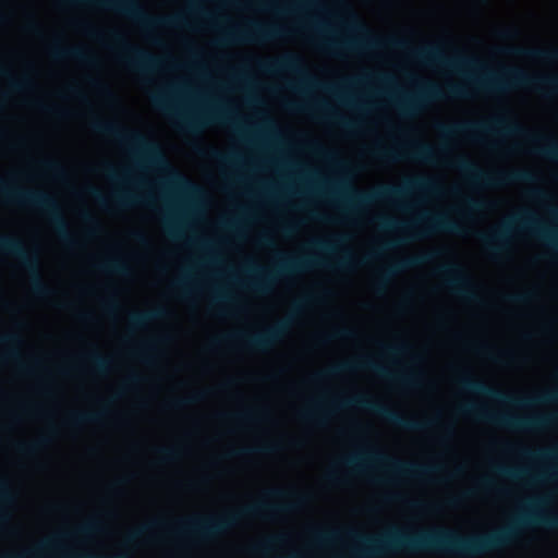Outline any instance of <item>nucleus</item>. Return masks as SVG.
<instances>
[{"label": "nucleus", "mask_w": 558, "mask_h": 558, "mask_svg": "<svg viewBox=\"0 0 558 558\" xmlns=\"http://www.w3.org/2000/svg\"><path fill=\"white\" fill-rule=\"evenodd\" d=\"M366 262V259L359 262L354 260L352 254L345 251L332 265H328L325 262L311 256L283 257L272 270H265L256 265L250 264L245 271L250 275H254V278L247 281L245 286L256 292L267 293L270 290L271 284L277 279L288 278L294 274L308 270L313 267L330 266L336 269L344 270L352 268L356 263L363 265Z\"/></svg>", "instance_id": "obj_5"}, {"label": "nucleus", "mask_w": 558, "mask_h": 558, "mask_svg": "<svg viewBox=\"0 0 558 558\" xmlns=\"http://www.w3.org/2000/svg\"><path fill=\"white\" fill-rule=\"evenodd\" d=\"M464 98L468 96L466 89L459 85H448L444 93L436 84L425 82L420 90L412 95H404L397 100V106L404 116H413L432 100L442 99L445 97Z\"/></svg>", "instance_id": "obj_15"}, {"label": "nucleus", "mask_w": 558, "mask_h": 558, "mask_svg": "<svg viewBox=\"0 0 558 558\" xmlns=\"http://www.w3.org/2000/svg\"><path fill=\"white\" fill-rule=\"evenodd\" d=\"M88 361L92 363L94 369L99 374H105L110 368V360L98 352L90 353L88 355Z\"/></svg>", "instance_id": "obj_42"}, {"label": "nucleus", "mask_w": 558, "mask_h": 558, "mask_svg": "<svg viewBox=\"0 0 558 558\" xmlns=\"http://www.w3.org/2000/svg\"><path fill=\"white\" fill-rule=\"evenodd\" d=\"M458 384L465 391L481 395L496 401L512 403L518 407H530L538 403L558 402V390L544 392L533 398H514L499 389L488 386L484 381L474 379L466 375L459 377Z\"/></svg>", "instance_id": "obj_14"}, {"label": "nucleus", "mask_w": 558, "mask_h": 558, "mask_svg": "<svg viewBox=\"0 0 558 558\" xmlns=\"http://www.w3.org/2000/svg\"><path fill=\"white\" fill-rule=\"evenodd\" d=\"M161 524H162V522H160V521H154V522H151V523H149V524H147L145 526H142L141 529H137V530L133 531L129 535L128 539L129 541H134V539L138 538L141 535H143L150 527L156 526V525H161Z\"/></svg>", "instance_id": "obj_55"}, {"label": "nucleus", "mask_w": 558, "mask_h": 558, "mask_svg": "<svg viewBox=\"0 0 558 558\" xmlns=\"http://www.w3.org/2000/svg\"><path fill=\"white\" fill-rule=\"evenodd\" d=\"M495 472H497L499 475H502V476H507L510 478H525L529 482H533V483L543 481V480L547 478L548 476L554 475L553 473L549 474L547 472H543L539 474H531L524 469H513V468H508V466H504V465L496 466Z\"/></svg>", "instance_id": "obj_32"}, {"label": "nucleus", "mask_w": 558, "mask_h": 558, "mask_svg": "<svg viewBox=\"0 0 558 558\" xmlns=\"http://www.w3.org/2000/svg\"><path fill=\"white\" fill-rule=\"evenodd\" d=\"M167 314L168 312L163 307H157L144 312H133L129 315V323L131 328L140 329L144 328L148 323L153 320L166 317Z\"/></svg>", "instance_id": "obj_30"}, {"label": "nucleus", "mask_w": 558, "mask_h": 558, "mask_svg": "<svg viewBox=\"0 0 558 558\" xmlns=\"http://www.w3.org/2000/svg\"><path fill=\"white\" fill-rule=\"evenodd\" d=\"M524 456L533 459H542V460H556L558 459V449H538L535 451L524 450L522 452Z\"/></svg>", "instance_id": "obj_45"}, {"label": "nucleus", "mask_w": 558, "mask_h": 558, "mask_svg": "<svg viewBox=\"0 0 558 558\" xmlns=\"http://www.w3.org/2000/svg\"><path fill=\"white\" fill-rule=\"evenodd\" d=\"M95 267L104 272L126 276L130 272V268L124 259L120 257H111L107 258L98 264Z\"/></svg>", "instance_id": "obj_33"}, {"label": "nucleus", "mask_w": 558, "mask_h": 558, "mask_svg": "<svg viewBox=\"0 0 558 558\" xmlns=\"http://www.w3.org/2000/svg\"><path fill=\"white\" fill-rule=\"evenodd\" d=\"M355 336H356V332L354 329L342 327V328H337V329L332 330L330 333L320 336L319 341L322 343H327L332 340L353 339V338H355Z\"/></svg>", "instance_id": "obj_40"}, {"label": "nucleus", "mask_w": 558, "mask_h": 558, "mask_svg": "<svg viewBox=\"0 0 558 558\" xmlns=\"http://www.w3.org/2000/svg\"><path fill=\"white\" fill-rule=\"evenodd\" d=\"M533 295L532 292L514 293L507 295V300L512 303H527Z\"/></svg>", "instance_id": "obj_52"}, {"label": "nucleus", "mask_w": 558, "mask_h": 558, "mask_svg": "<svg viewBox=\"0 0 558 558\" xmlns=\"http://www.w3.org/2000/svg\"><path fill=\"white\" fill-rule=\"evenodd\" d=\"M258 65L267 73H277L282 71L298 73L303 75L306 83L316 84V81L305 73L302 66V59L296 54L289 53L278 59L259 62Z\"/></svg>", "instance_id": "obj_26"}, {"label": "nucleus", "mask_w": 558, "mask_h": 558, "mask_svg": "<svg viewBox=\"0 0 558 558\" xmlns=\"http://www.w3.org/2000/svg\"><path fill=\"white\" fill-rule=\"evenodd\" d=\"M0 253L17 258L24 269L29 274L34 294L47 298L52 290L43 281L40 263L37 254L28 252L17 238L0 234Z\"/></svg>", "instance_id": "obj_11"}, {"label": "nucleus", "mask_w": 558, "mask_h": 558, "mask_svg": "<svg viewBox=\"0 0 558 558\" xmlns=\"http://www.w3.org/2000/svg\"><path fill=\"white\" fill-rule=\"evenodd\" d=\"M151 99H153L154 105L157 108H159L163 111H167L169 113H172V109L169 105V101L162 94H156L151 97Z\"/></svg>", "instance_id": "obj_51"}, {"label": "nucleus", "mask_w": 558, "mask_h": 558, "mask_svg": "<svg viewBox=\"0 0 558 558\" xmlns=\"http://www.w3.org/2000/svg\"><path fill=\"white\" fill-rule=\"evenodd\" d=\"M344 240L343 236L336 238L335 242L326 241V240H314L311 242V245L318 251L323 252H333L337 248V244Z\"/></svg>", "instance_id": "obj_46"}, {"label": "nucleus", "mask_w": 558, "mask_h": 558, "mask_svg": "<svg viewBox=\"0 0 558 558\" xmlns=\"http://www.w3.org/2000/svg\"><path fill=\"white\" fill-rule=\"evenodd\" d=\"M226 121V114L221 111H213L203 117L178 116V126L187 133L199 132L208 122Z\"/></svg>", "instance_id": "obj_27"}, {"label": "nucleus", "mask_w": 558, "mask_h": 558, "mask_svg": "<svg viewBox=\"0 0 558 558\" xmlns=\"http://www.w3.org/2000/svg\"><path fill=\"white\" fill-rule=\"evenodd\" d=\"M513 229L529 231L530 233L545 240L551 246L558 248V235L542 226L534 214L527 210L514 216L511 221L502 223L497 229L488 233H480L478 239L490 252L499 253L506 248L509 234Z\"/></svg>", "instance_id": "obj_9"}, {"label": "nucleus", "mask_w": 558, "mask_h": 558, "mask_svg": "<svg viewBox=\"0 0 558 558\" xmlns=\"http://www.w3.org/2000/svg\"><path fill=\"white\" fill-rule=\"evenodd\" d=\"M442 136L451 137L463 134L480 141L484 134L492 135H521L535 144V153L558 162V142L553 137L529 132L509 114H500L487 122H458L453 124L440 123L437 125Z\"/></svg>", "instance_id": "obj_2"}, {"label": "nucleus", "mask_w": 558, "mask_h": 558, "mask_svg": "<svg viewBox=\"0 0 558 558\" xmlns=\"http://www.w3.org/2000/svg\"><path fill=\"white\" fill-rule=\"evenodd\" d=\"M100 530V523L97 520H90L81 526H78L74 534L82 535V536H88L93 533H96Z\"/></svg>", "instance_id": "obj_47"}, {"label": "nucleus", "mask_w": 558, "mask_h": 558, "mask_svg": "<svg viewBox=\"0 0 558 558\" xmlns=\"http://www.w3.org/2000/svg\"><path fill=\"white\" fill-rule=\"evenodd\" d=\"M210 156L214 159L218 160L219 162H223V163L232 162L235 159V156H233V155H225V154H221L220 151H218L216 149H211L210 150Z\"/></svg>", "instance_id": "obj_57"}, {"label": "nucleus", "mask_w": 558, "mask_h": 558, "mask_svg": "<svg viewBox=\"0 0 558 558\" xmlns=\"http://www.w3.org/2000/svg\"><path fill=\"white\" fill-rule=\"evenodd\" d=\"M49 444V438L47 436H41L34 441L31 442H19L16 445V450L24 456H34L39 452L44 447Z\"/></svg>", "instance_id": "obj_37"}, {"label": "nucleus", "mask_w": 558, "mask_h": 558, "mask_svg": "<svg viewBox=\"0 0 558 558\" xmlns=\"http://www.w3.org/2000/svg\"><path fill=\"white\" fill-rule=\"evenodd\" d=\"M104 414V410L99 412H74L70 414L68 423L74 427H78L84 424L97 423Z\"/></svg>", "instance_id": "obj_34"}, {"label": "nucleus", "mask_w": 558, "mask_h": 558, "mask_svg": "<svg viewBox=\"0 0 558 558\" xmlns=\"http://www.w3.org/2000/svg\"><path fill=\"white\" fill-rule=\"evenodd\" d=\"M204 397H205V392L199 391V392H195L186 398L174 399V400L170 401L169 404L171 408L181 409V408L187 407L190 404H194V403L202 401L204 399Z\"/></svg>", "instance_id": "obj_43"}, {"label": "nucleus", "mask_w": 558, "mask_h": 558, "mask_svg": "<svg viewBox=\"0 0 558 558\" xmlns=\"http://www.w3.org/2000/svg\"><path fill=\"white\" fill-rule=\"evenodd\" d=\"M41 166L47 171H49V172H51V173H53L56 175H61L64 172L63 167L61 166V163L56 161V160H52V159L44 160L41 162Z\"/></svg>", "instance_id": "obj_50"}, {"label": "nucleus", "mask_w": 558, "mask_h": 558, "mask_svg": "<svg viewBox=\"0 0 558 558\" xmlns=\"http://www.w3.org/2000/svg\"><path fill=\"white\" fill-rule=\"evenodd\" d=\"M282 35L283 32L276 26L251 22L247 29L227 33L222 41H269Z\"/></svg>", "instance_id": "obj_23"}, {"label": "nucleus", "mask_w": 558, "mask_h": 558, "mask_svg": "<svg viewBox=\"0 0 558 558\" xmlns=\"http://www.w3.org/2000/svg\"><path fill=\"white\" fill-rule=\"evenodd\" d=\"M463 414L473 415L481 421L495 424L514 430H538L553 424L555 415H535V416H517L508 413H496L489 411L486 407L466 403L459 408Z\"/></svg>", "instance_id": "obj_10"}, {"label": "nucleus", "mask_w": 558, "mask_h": 558, "mask_svg": "<svg viewBox=\"0 0 558 558\" xmlns=\"http://www.w3.org/2000/svg\"><path fill=\"white\" fill-rule=\"evenodd\" d=\"M440 251H434L429 253H425L417 256H411L403 258L401 260H398L393 263L392 265L386 267L380 274L378 275L377 281H376V289L378 292H383L386 289L387 283L389 280L396 276L397 274L409 269L413 267H417L420 265L429 263L433 258L440 255Z\"/></svg>", "instance_id": "obj_24"}, {"label": "nucleus", "mask_w": 558, "mask_h": 558, "mask_svg": "<svg viewBox=\"0 0 558 558\" xmlns=\"http://www.w3.org/2000/svg\"><path fill=\"white\" fill-rule=\"evenodd\" d=\"M0 191L13 203L27 205L44 211L59 239L64 244L68 246H75L77 244L75 236L70 231L69 225L62 215L59 204L51 195L41 191H29L11 185L2 178H0Z\"/></svg>", "instance_id": "obj_7"}, {"label": "nucleus", "mask_w": 558, "mask_h": 558, "mask_svg": "<svg viewBox=\"0 0 558 558\" xmlns=\"http://www.w3.org/2000/svg\"><path fill=\"white\" fill-rule=\"evenodd\" d=\"M287 329L288 323L280 322L259 333L246 335L239 332L229 336L228 338L241 340L245 344V347H247L251 350L266 351L287 332Z\"/></svg>", "instance_id": "obj_21"}, {"label": "nucleus", "mask_w": 558, "mask_h": 558, "mask_svg": "<svg viewBox=\"0 0 558 558\" xmlns=\"http://www.w3.org/2000/svg\"><path fill=\"white\" fill-rule=\"evenodd\" d=\"M279 448L280 447L278 444H265V445H260L257 447H246V448L233 450V451H231V454L232 456H244V454H252V453L268 454V453H274V452L278 451Z\"/></svg>", "instance_id": "obj_39"}, {"label": "nucleus", "mask_w": 558, "mask_h": 558, "mask_svg": "<svg viewBox=\"0 0 558 558\" xmlns=\"http://www.w3.org/2000/svg\"><path fill=\"white\" fill-rule=\"evenodd\" d=\"M350 27L360 34V38L342 39L338 41H324L322 46L325 49H329L335 52L357 51L362 49L371 50L381 47H389L392 49L408 50L412 58L426 64H439L456 69H485L482 61L474 57L459 54L454 58H448L445 54L441 45H429L422 48L412 49L410 48L409 41L404 38L389 37L386 39H379L374 37L363 24L356 21L350 25Z\"/></svg>", "instance_id": "obj_1"}, {"label": "nucleus", "mask_w": 558, "mask_h": 558, "mask_svg": "<svg viewBox=\"0 0 558 558\" xmlns=\"http://www.w3.org/2000/svg\"><path fill=\"white\" fill-rule=\"evenodd\" d=\"M0 77L7 78L10 87L16 92L27 89L32 86V81L28 76H23L19 80L15 78L14 76H12L9 69L4 66L2 63H0Z\"/></svg>", "instance_id": "obj_35"}, {"label": "nucleus", "mask_w": 558, "mask_h": 558, "mask_svg": "<svg viewBox=\"0 0 558 558\" xmlns=\"http://www.w3.org/2000/svg\"><path fill=\"white\" fill-rule=\"evenodd\" d=\"M0 344H9L12 347V349L5 354V359L16 361L20 359V353L15 348L22 344V338L17 333L10 332L0 335Z\"/></svg>", "instance_id": "obj_38"}, {"label": "nucleus", "mask_w": 558, "mask_h": 558, "mask_svg": "<svg viewBox=\"0 0 558 558\" xmlns=\"http://www.w3.org/2000/svg\"><path fill=\"white\" fill-rule=\"evenodd\" d=\"M383 349L387 354H397L408 352L410 347L402 343L400 345H384Z\"/></svg>", "instance_id": "obj_56"}, {"label": "nucleus", "mask_w": 558, "mask_h": 558, "mask_svg": "<svg viewBox=\"0 0 558 558\" xmlns=\"http://www.w3.org/2000/svg\"><path fill=\"white\" fill-rule=\"evenodd\" d=\"M332 405L336 409L357 407L371 411L387 422L408 430H423L434 424V421H420L405 417L387 405L365 396H357L351 399L332 402Z\"/></svg>", "instance_id": "obj_13"}, {"label": "nucleus", "mask_w": 558, "mask_h": 558, "mask_svg": "<svg viewBox=\"0 0 558 558\" xmlns=\"http://www.w3.org/2000/svg\"><path fill=\"white\" fill-rule=\"evenodd\" d=\"M154 351V342L143 343L138 350V355L148 360L149 354Z\"/></svg>", "instance_id": "obj_59"}, {"label": "nucleus", "mask_w": 558, "mask_h": 558, "mask_svg": "<svg viewBox=\"0 0 558 558\" xmlns=\"http://www.w3.org/2000/svg\"><path fill=\"white\" fill-rule=\"evenodd\" d=\"M97 2L108 9H113L132 17L146 28L155 26L178 27L184 25L183 17L179 15L166 17H151L147 15L135 0H97Z\"/></svg>", "instance_id": "obj_17"}, {"label": "nucleus", "mask_w": 558, "mask_h": 558, "mask_svg": "<svg viewBox=\"0 0 558 558\" xmlns=\"http://www.w3.org/2000/svg\"><path fill=\"white\" fill-rule=\"evenodd\" d=\"M519 35V31L515 27H506L499 31L498 36L505 39H513Z\"/></svg>", "instance_id": "obj_58"}, {"label": "nucleus", "mask_w": 558, "mask_h": 558, "mask_svg": "<svg viewBox=\"0 0 558 558\" xmlns=\"http://www.w3.org/2000/svg\"><path fill=\"white\" fill-rule=\"evenodd\" d=\"M88 193L93 195L99 204L106 205V198L102 196L99 190H97L96 187H89Z\"/></svg>", "instance_id": "obj_61"}, {"label": "nucleus", "mask_w": 558, "mask_h": 558, "mask_svg": "<svg viewBox=\"0 0 558 558\" xmlns=\"http://www.w3.org/2000/svg\"><path fill=\"white\" fill-rule=\"evenodd\" d=\"M453 167L465 173L471 181L485 186H501L519 182H532L535 180V175L527 170H513L494 175L488 174L482 171L475 163L462 157L454 161Z\"/></svg>", "instance_id": "obj_16"}, {"label": "nucleus", "mask_w": 558, "mask_h": 558, "mask_svg": "<svg viewBox=\"0 0 558 558\" xmlns=\"http://www.w3.org/2000/svg\"><path fill=\"white\" fill-rule=\"evenodd\" d=\"M158 456L162 462H172L179 458L180 451L173 447H161L157 450Z\"/></svg>", "instance_id": "obj_48"}, {"label": "nucleus", "mask_w": 558, "mask_h": 558, "mask_svg": "<svg viewBox=\"0 0 558 558\" xmlns=\"http://www.w3.org/2000/svg\"><path fill=\"white\" fill-rule=\"evenodd\" d=\"M92 129L99 134L116 138L122 144L130 146L138 153L149 165L170 172L171 182L184 190L195 191L196 187L189 180L172 170L166 160L160 147L144 136L142 133L120 126L117 123L95 118L92 121Z\"/></svg>", "instance_id": "obj_4"}, {"label": "nucleus", "mask_w": 558, "mask_h": 558, "mask_svg": "<svg viewBox=\"0 0 558 558\" xmlns=\"http://www.w3.org/2000/svg\"><path fill=\"white\" fill-rule=\"evenodd\" d=\"M435 182L425 177L408 179L402 185H383L373 191H360L351 185H341L338 194L352 208L369 205L378 199H398L412 191H432Z\"/></svg>", "instance_id": "obj_8"}, {"label": "nucleus", "mask_w": 558, "mask_h": 558, "mask_svg": "<svg viewBox=\"0 0 558 558\" xmlns=\"http://www.w3.org/2000/svg\"><path fill=\"white\" fill-rule=\"evenodd\" d=\"M421 222V227L412 233V239L426 238L436 232L462 233L460 225L444 214L424 215Z\"/></svg>", "instance_id": "obj_25"}, {"label": "nucleus", "mask_w": 558, "mask_h": 558, "mask_svg": "<svg viewBox=\"0 0 558 558\" xmlns=\"http://www.w3.org/2000/svg\"><path fill=\"white\" fill-rule=\"evenodd\" d=\"M72 558H128L126 554L120 553L112 556H94V555H85V556H76Z\"/></svg>", "instance_id": "obj_62"}, {"label": "nucleus", "mask_w": 558, "mask_h": 558, "mask_svg": "<svg viewBox=\"0 0 558 558\" xmlns=\"http://www.w3.org/2000/svg\"><path fill=\"white\" fill-rule=\"evenodd\" d=\"M356 369L372 371L381 377L395 378L398 381H400L401 384L407 385V386H415L417 384V380H416L417 378L414 374L407 373V374L392 375L391 373L388 372V369L386 367L376 363L374 360H372L368 356L361 357L354 362H343V363L333 365V366L329 367L327 371L316 374L314 376V379L318 380L326 376H337L339 374L349 373V372H353Z\"/></svg>", "instance_id": "obj_18"}, {"label": "nucleus", "mask_w": 558, "mask_h": 558, "mask_svg": "<svg viewBox=\"0 0 558 558\" xmlns=\"http://www.w3.org/2000/svg\"><path fill=\"white\" fill-rule=\"evenodd\" d=\"M38 107L43 110V111H46V112H49V113H53L56 116H63L65 113V111L63 110H60L59 108L54 107V106H49V105H45L43 102H39L38 104Z\"/></svg>", "instance_id": "obj_60"}, {"label": "nucleus", "mask_w": 558, "mask_h": 558, "mask_svg": "<svg viewBox=\"0 0 558 558\" xmlns=\"http://www.w3.org/2000/svg\"><path fill=\"white\" fill-rule=\"evenodd\" d=\"M51 56L54 59H72L85 64H94V57L81 47H62L56 44L51 48Z\"/></svg>", "instance_id": "obj_28"}, {"label": "nucleus", "mask_w": 558, "mask_h": 558, "mask_svg": "<svg viewBox=\"0 0 558 558\" xmlns=\"http://www.w3.org/2000/svg\"><path fill=\"white\" fill-rule=\"evenodd\" d=\"M328 415V410L320 403H315L313 407L302 411L300 416L302 420L316 422L323 424Z\"/></svg>", "instance_id": "obj_36"}, {"label": "nucleus", "mask_w": 558, "mask_h": 558, "mask_svg": "<svg viewBox=\"0 0 558 558\" xmlns=\"http://www.w3.org/2000/svg\"><path fill=\"white\" fill-rule=\"evenodd\" d=\"M111 37L121 48V61L131 71L145 75L158 65L159 59L150 52L126 43L120 33L114 32Z\"/></svg>", "instance_id": "obj_19"}, {"label": "nucleus", "mask_w": 558, "mask_h": 558, "mask_svg": "<svg viewBox=\"0 0 558 558\" xmlns=\"http://www.w3.org/2000/svg\"><path fill=\"white\" fill-rule=\"evenodd\" d=\"M114 203L120 207H129L136 203H140L142 199L132 195L131 193L124 191H118L113 194Z\"/></svg>", "instance_id": "obj_44"}, {"label": "nucleus", "mask_w": 558, "mask_h": 558, "mask_svg": "<svg viewBox=\"0 0 558 558\" xmlns=\"http://www.w3.org/2000/svg\"><path fill=\"white\" fill-rule=\"evenodd\" d=\"M506 52L534 60L558 62V49L512 47L508 48Z\"/></svg>", "instance_id": "obj_29"}, {"label": "nucleus", "mask_w": 558, "mask_h": 558, "mask_svg": "<svg viewBox=\"0 0 558 558\" xmlns=\"http://www.w3.org/2000/svg\"><path fill=\"white\" fill-rule=\"evenodd\" d=\"M511 357H512V354L509 353V352H500L498 354L490 355V359L496 361V362H504V361L509 360Z\"/></svg>", "instance_id": "obj_64"}, {"label": "nucleus", "mask_w": 558, "mask_h": 558, "mask_svg": "<svg viewBox=\"0 0 558 558\" xmlns=\"http://www.w3.org/2000/svg\"><path fill=\"white\" fill-rule=\"evenodd\" d=\"M281 537L280 536H272V537H268L266 539H264L263 542L260 543H257L255 544L252 549L255 551V553H259V554H265L267 553L271 545L278 541H280Z\"/></svg>", "instance_id": "obj_49"}, {"label": "nucleus", "mask_w": 558, "mask_h": 558, "mask_svg": "<svg viewBox=\"0 0 558 558\" xmlns=\"http://www.w3.org/2000/svg\"><path fill=\"white\" fill-rule=\"evenodd\" d=\"M478 89L501 94L517 87H531L544 94L558 93V75H529L517 66H504L498 73L485 72V75L474 81Z\"/></svg>", "instance_id": "obj_6"}, {"label": "nucleus", "mask_w": 558, "mask_h": 558, "mask_svg": "<svg viewBox=\"0 0 558 558\" xmlns=\"http://www.w3.org/2000/svg\"><path fill=\"white\" fill-rule=\"evenodd\" d=\"M438 272L445 278L446 286L453 293L469 301H478L475 287L461 265L457 263L444 264L438 268Z\"/></svg>", "instance_id": "obj_20"}, {"label": "nucleus", "mask_w": 558, "mask_h": 558, "mask_svg": "<svg viewBox=\"0 0 558 558\" xmlns=\"http://www.w3.org/2000/svg\"><path fill=\"white\" fill-rule=\"evenodd\" d=\"M66 536H69V534L62 533V534L56 535L51 538L43 541L35 548H33L31 550L24 551L22 554L5 555L0 558H33V557L41 555L45 551L57 549L59 547V541Z\"/></svg>", "instance_id": "obj_31"}, {"label": "nucleus", "mask_w": 558, "mask_h": 558, "mask_svg": "<svg viewBox=\"0 0 558 558\" xmlns=\"http://www.w3.org/2000/svg\"><path fill=\"white\" fill-rule=\"evenodd\" d=\"M82 219L89 226L88 233L94 234L99 230L97 220L87 211L82 214Z\"/></svg>", "instance_id": "obj_53"}, {"label": "nucleus", "mask_w": 558, "mask_h": 558, "mask_svg": "<svg viewBox=\"0 0 558 558\" xmlns=\"http://www.w3.org/2000/svg\"><path fill=\"white\" fill-rule=\"evenodd\" d=\"M235 417L238 420L248 422V421H253L255 418V415H254V412H252V411H244V412L238 413L235 415Z\"/></svg>", "instance_id": "obj_63"}, {"label": "nucleus", "mask_w": 558, "mask_h": 558, "mask_svg": "<svg viewBox=\"0 0 558 558\" xmlns=\"http://www.w3.org/2000/svg\"><path fill=\"white\" fill-rule=\"evenodd\" d=\"M377 222L378 225L383 228V229H387V230H390V229H396L398 227H401V225L392 219V218H389V217H386V216H381L377 219Z\"/></svg>", "instance_id": "obj_54"}, {"label": "nucleus", "mask_w": 558, "mask_h": 558, "mask_svg": "<svg viewBox=\"0 0 558 558\" xmlns=\"http://www.w3.org/2000/svg\"><path fill=\"white\" fill-rule=\"evenodd\" d=\"M294 506L293 504L272 505L256 502L236 512H228L219 517H194L182 520L173 532L178 536L193 537L206 542L236 525L243 517H258L267 513L290 511Z\"/></svg>", "instance_id": "obj_3"}, {"label": "nucleus", "mask_w": 558, "mask_h": 558, "mask_svg": "<svg viewBox=\"0 0 558 558\" xmlns=\"http://www.w3.org/2000/svg\"><path fill=\"white\" fill-rule=\"evenodd\" d=\"M366 459L375 460L385 463L387 470L392 475L408 476L414 478H422L426 475L439 470L437 465H422L412 462H404L398 459L390 458L381 452L373 451L367 454H351L344 458L341 463L355 472L364 471V461Z\"/></svg>", "instance_id": "obj_12"}, {"label": "nucleus", "mask_w": 558, "mask_h": 558, "mask_svg": "<svg viewBox=\"0 0 558 558\" xmlns=\"http://www.w3.org/2000/svg\"><path fill=\"white\" fill-rule=\"evenodd\" d=\"M374 155L377 158L388 162H396L403 158H413L424 162H433L436 157L435 150L432 146L417 142L411 145V150L409 151H399L397 149L377 147L374 150Z\"/></svg>", "instance_id": "obj_22"}, {"label": "nucleus", "mask_w": 558, "mask_h": 558, "mask_svg": "<svg viewBox=\"0 0 558 558\" xmlns=\"http://www.w3.org/2000/svg\"><path fill=\"white\" fill-rule=\"evenodd\" d=\"M308 109H313L315 111L322 112L326 117L331 118L336 123L347 130H353L356 126L354 121H350L338 116L329 113V110L325 104H316L315 106L308 107Z\"/></svg>", "instance_id": "obj_41"}]
</instances>
